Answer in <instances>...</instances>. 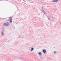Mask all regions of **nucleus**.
<instances>
[{"label": "nucleus", "instance_id": "obj_1", "mask_svg": "<svg viewBox=\"0 0 61 61\" xmlns=\"http://www.w3.org/2000/svg\"><path fill=\"white\" fill-rule=\"evenodd\" d=\"M9 25H10V23L8 22L5 23L4 24V25L5 26H8Z\"/></svg>", "mask_w": 61, "mask_h": 61}, {"label": "nucleus", "instance_id": "obj_2", "mask_svg": "<svg viewBox=\"0 0 61 61\" xmlns=\"http://www.w3.org/2000/svg\"><path fill=\"white\" fill-rule=\"evenodd\" d=\"M9 19H10V22L11 23H12V17L9 18Z\"/></svg>", "mask_w": 61, "mask_h": 61}, {"label": "nucleus", "instance_id": "obj_3", "mask_svg": "<svg viewBox=\"0 0 61 61\" xmlns=\"http://www.w3.org/2000/svg\"><path fill=\"white\" fill-rule=\"evenodd\" d=\"M1 35L2 36H4V31H2L1 32Z\"/></svg>", "mask_w": 61, "mask_h": 61}, {"label": "nucleus", "instance_id": "obj_4", "mask_svg": "<svg viewBox=\"0 0 61 61\" xmlns=\"http://www.w3.org/2000/svg\"><path fill=\"white\" fill-rule=\"evenodd\" d=\"M59 0H54L52 1V2H58Z\"/></svg>", "mask_w": 61, "mask_h": 61}, {"label": "nucleus", "instance_id": "obj_5", "mask_svg": "<svg viewBox=\"0 0 61 61\" xmlns=\"http://www.w3.org/2000/svg\"><path fill=\"white\" fill-rule=\"evenodd\" d=\"M19 58H20V59H23V60H25V59L24 58H23L22 57L21 58L20 57Z\"/></svg>", "mask_w": 61, "mask_h": 61}, {"label": "nucleus", "instance_id": "obj_6", "mask_svg": "<svg viewBox=\"0 0 61 61\" xmlns=\"http://www.w3.org/2000/svg\"><path fill=\"white\" fill-rule=\"evenodd\" d=\"M30 50L31 51H33L34 50V48H32L31 49H30Z\"/></svg>", "mask_w": 61, "mask_h": 61}, {"label": "nucleus", "instance_id": "obj_7", "mask_svg": "<svg viewBox=\"0 0 61 61\" xmlns=\"http://www.w3.org/2000/svg\"><path fill=\"white\" fill-rule=\"evenodd\" d=\"M47 17H48V20H49V21H50L51 20V19H50V18L49 17H48L47 16Z\"/></svg>", "mask_w": 61, "mask_h": 61}, {"label": "nucleus", "instance_id": "obj_8", "mask_svg": "<svg viewBox=\"0 0 61 61\" xmlns=\"http://www.w3.org/2000/svg\"><path fill=\"white\" fill-rule=\"evenodd\" d=\"M42 12H43V13H44V14H46V12H45V11H44V10H43V8H42Z\"/></svg>", "mask_w": 61, "mask_h": 61}, {"label": "nucleus", "instance_id": "obj_9", "mask_svg": "<svg viewBox=\"0 0 61 61\" xmlns=\"http://www.w3.org/2000/svg\"><path fill=\"white\" fill-rule=\"evenodd\" d=\"M43 52L44 53H46V51L45 50H43Z\"/></svg>", "mask_w": 61, "mask_h": 61}, {"label": "nucleus", "instance_id": "obj_10", "mask_svg": "<svg viewBox=\"0 0 61 61\" xmlns=\"http://www.w3.org/2000/svg\"><path fill=\"white\" fill-rule=\"evenodd\" d=\"M38 55H42V52H39L38 53Z\"/></svg>", "mask_w": 61, "mask_h": 61}, {"label": "nucleus", "instance_id": "obj_11", "mask_svg": "<svg viewBox=\"0 0 61 61\" xmlns=\"http://www.w3.org/2000/svg\"><path fill=\"white\" fill-rule=\"evenodd\" d=\"M40 58H41V59L42 60H43V58H42V57H41Z\"/></svg>", "mask_w": 61, "mask_h": 61}, {"label": "nucleus", "instance_id": "obj_12", "mask_svg": "<svg viewBox=\"0 0 61 61\" xmlns=\"http://www.w3.org/2000/svg\"><path fill=\"white\" fill-rule=\"evenodd\" d=\"M54 54H56V51H54Z\"/></svg>", "mask_w": 61, "mask_h": 61}, {"label": "nucleus", "instance_id": "obj_13", "mask_svg": "<svg viewBox=\"0 0 61 61\" xmlns=\"http://www.w3.org/2000/svg\"><path fill=\"white\" fill-rule=\"evenodd\" d=\"M54 20L53 19L51 20V21H52V22H53V21Z\"/></svg>", "mask_w": 61, "mask_h": 61}, {"label": "nucleus", "instance_id": "obj_14", "mask_svg": "<svg viewBox=\"0 0 61 61\" xmlns=\"http://www.w3.org/2000/svg\"><path fill=\"white\" fill-rule=\"evenodd\" d=\"M23 1H24V2H25V0H23Z\"/></svg>", "mask_w": 61, "mask_h": 61}, {"label": "nucleus", "instance_id": "obj_15", "mask_svg": "<svg viewBox=\"0 0 61 61\" xmlns=\"http://www.w3.org/2000/svg\"><path fill=\"white\" fill-rule=\"evenodd\" d=\"M59 23H61V22H60Z\"/></svg>", "mask_w": 61, "mask_h": 61}, {"label": "nucleus", "instance_id": "obj_16", "mask_svg": "<svg viewBox=\"0 0 61 61\" xmlns=\"http://www.w3.org/2000/svg\"><path fill=\"white\" fill-rule=\"evenodd\" d=\"M61 23H60V24L61 25Z\"/></svg>", "mask_w": 61, "mask_h": 61}]
</instances>
